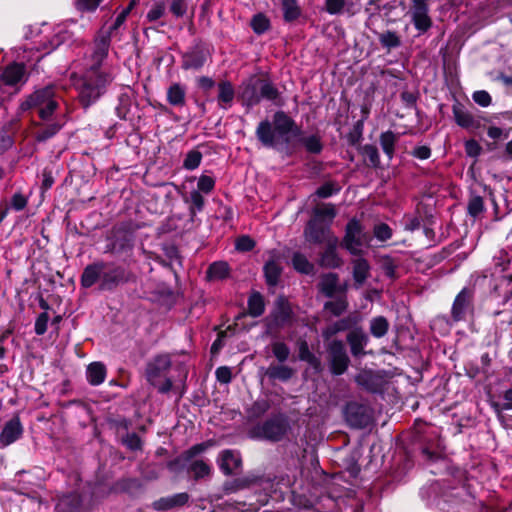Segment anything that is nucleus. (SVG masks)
<instances>
[{
	"mask_svg": "<svg viewBox=\"0 0 512 512\" xmlns=\"http://www.w3.org/2000/svg\"><path fill=\"white\" fill-rule=\"evenodd\" d=\"M187 472L192 475L195 481L210 478L212 475V466L203 459H196L187 462Z\"/></svg>",
	"mask_w": 512,
	"mask_h": 512,
	"instance_id": "obj_24",
	"label": "nucleus"
},
{
	"mask_svg": "<svg viewBox=\"0 0 512 512\" xmlns=\"http://www.w3.org/2000/svg\"><path fill=\"white\" fill-rule=\"evenodd\" d=\"M86 376L88 382L97 386L104 382L106 378V367L101 362H93L87 367Z\"/></svg>",
	"mask_w": 512,
	"mask_h": 512,
	"instance_id": "obj_31",
	"label": "nucleus"
},
{
	"mask_svg": "<svg viewBox=\"0 0 512 512\" xmlns=\"http://www.w3.org/2000/svg\"><path fill=\"white\" fill-rule=\"evenodd\" d=\"M62 126L63 123L60 122H54L47 125H43L39 127L36 131L35 138L39 142H44L52 138L54 135H56L60 131Z\"/></svg>",
	"mask_w": 512,
	"mask_h": 512,
	"instance_id": "obj_44",
	"label": "nucleus"
},
{
	"mask_svg": "<svg viewBox=\"0 0 512 512\" xmlns=\"http://www.w3.org/2000/svg\"><path fill=\"white\" fill-rule=\"evenodd\" d=\"M171 365L172 362L169 354L156 355L146 365V379L157 388L159 393L166 394L173 387L172 379L166 377Z\"/></svg>",
	"mask_w": 512,
	"mask_h": 512,
	"instance_id": "obj_3",
	"label": "nucleus"
},
{
	"mask_svg": "<svg viewBox=\"0 0 512 512\" xmlns=\"http://www.w3.org/2000/svg\"><path fill=\"white\" fill-rule=\"evenodd\" d=\"M120 442L124 445L128 450L131 451H142L143 441L140 436L134 432H127L126 434H122L120 438Z\"/></svg>",
	"mask_w": 512,
	"mask_h": 512,
	"instance_id": "obj_48",
	"label": "nucleus"
},
{
	"mask_svg": "<svg viewBox=\"0 0 512 512\" xmlns=\"http://www.w3.org/2000/svg\"><path fill=\"white\" fill-rule=\"evenodd\" d=\"M23 433V427L18 416L13 417L6 422L0 433V444L6 447L18 440Z\"/></svg>",
	"mask_w": 512,
	"mask_h": 512,
	"instance_id": "obj_19",
	"label": "nucleus"
},
{
	"mask_svg": "<svg viewBox=\"0 0 512 512\" xmlns=\"http://www.w3.org/2000/svg\"><path fill=\"white\" fill-rule=\"evenodd\" d=\"M255 246V242L249 236H241L235 242V247L238 251L248 252Z\"/></svg>",
	"mask_w": 512,
	"mask_h": 512,
	"instance_id": "obj_61",
	"label": "nucleus"
},
{
	"mask_svg": "<svg viewBox=\"0 0 512 512\" xmlns=\"http://www.w3.org/2000/svg\"><path fill=\"white\" fill-rule=\"evenodd\" d=\"M363 503L356 498H349L343 508H341V512H362Z\"/></svg>",
	"mask_w": 512,
	"mask_h": 512,
	"instance_id": "obj_64",
	"label": "nucleus"
},
{
	"mask_svg": "<svg viewBox=\"0 0 512 512\" xmlns=\"http://www.w3.org/2000/svg\"><path fill=\"white\" fill-rule=\"evenodd\" d=\"M81 499L77 494H70L62 497L57 505L56 512H79Z\"/></svg>",
	"mask_w": 512,
	"mask_h": 512,
	"instance_id": "obj_37",
	"label": "nucleus"
},
{
	"mask_svg": "<svg viewBox=\"0 0 512 512\" xmlns=\"http://www.w3.org/2000/svg\"><path fill=\"white\" fill-rule=\"evenodd\" d=\"M455 122L462 128L470 129L478 127V123L473 115L468 112L460 103H456L452 107Z\"/></svg>",
	"mask_w": 512,
	"mask_h": 512,
	"instance_id": "obj_27",
	"label": "nucleus"
},
{
	"mask_svg": "<svg viewBox=\"0 0 512 512\" xmlns=\"http://www.w3.org/2000/svg\"><path fill=\"white\" fill-rule=\"evenodd\" d=\"M238 97L243 105L248 107L257 105L261 101L260 79L252 77L243 82L239 87Z\"/></svg>",
	"mask_w": 512,
	"mask_h": 512,
	"instance_id": "obj_15",
	"label": "nucleus"
},
{
	"mask_svg": "<svg viewBox=\"0 0 512 512\" xmlns=\"http://www.w3.org/2000/svg\"><path fill=\"white\" fill-rule=\"evenodd\" d=\"M343 413L347 424L355 429L366 428L372 422L371 409L365 404L349 402L346 404Z\"/></svg>",
	"mask_w": 512,
	"mask_h": 512,
	"instance_id": "obj_8",
	"label": "nucleus"
},
{
	"mask_svg": "<svg viewBox=\"0 0 512 512\" xmlns=\"http://www.w3.org/2000/svg\"><path fill=\"white\" fill-rule=\"evenodd\" d=\"M398 140L399 135L394 133L393 131L388 130L380 134V146L389 160H391L394 156L395 146Z\"/></svg>",
	"mask_w": 512,
	"mask_h": 512,
	"instance_id": "obj_32",
	"label": "nucleus"
},
{
	"mask_svg": "<svg viewBox=\"0 0 512 512\" xmlns=\"http://www.w3.org/2000/svg\"><path fill=\"white\" fill-rule=\"evenodd\" d=\"M248 313L252 317H259L265 311L264 298L259 292H253L247 302Z\"/></svg>",
	"mask_w": 512,
	"mask_h": 512,
	"instance_id": "obj_40",
	"label": "nucleus"
},
{
	"mask_svg": "<svg viewBox=\"0 0 512 512\" xmlns=\"http://www.w3.org/2000/svg\"><path fill=\"white\" fill-rule=\"evenodd\" d=\"M105 268L104 261H97L87 265L81 275V285L90 288L97 282L101 283V270Z\"/></svg>",
	"mask_w": 512,
	"mask_h": 512,
	"instance_id": "obj_22",
	"label": "nucleus"
},
{
	"mask_svg": "<svg viewBox=\"0 0 512 512\" xmlns=\"http://www.w3.org/2000/svg\"><path fill=\"white\" fill-rule=\"evenodd\" d=\"M296 346L299 360L307 362L313 369L319 371L321 369V361L310 351L307 341L300 338L297 340Z\"/></svg>",
	"mask_w": 512,
	"mask_h": 512,
	"instance_id": "obj_28",
	"label": "nucleus"
},
{
	"mask_svg": "<svg viewBox=\"0 0 512 512\" xmlns=\"http://www.w3.org/2000/svg\"><path fill=\"white\" fill-rule=\"evenodd\" d=\"M205 61L206 55L204 50L200 46H195L190 51L183 54L182 68L185 70H197L204 65Z\"/></svg>",
	"mask_w": 512,
	"mask_h": 512,
	"instance_id": "obj_20",
	"label": "nucleus"
},
{
	"mask_svg": "<svg viewBox=\"0 0 512 512\" xmlns=\"http://www.w3.org/2000/svg\"><path fill=\"white\" fill-rule=\"evenodd\" d=\"M364 243V235L361 223L352 219L348 222L345 229V236L342 240L341 246L348 250L352 255L361 254V246Z\"/></svg>",
	"mask_w": 512,
	"mask_h": 512,
	"instance_id": "obj_12",
	"label": "nucleus"
},
{
	"mask_svg": "<svg viewBox=\"0 0 512 512\" xmlns=\"http://www.w3.org/2000/svg\"><path fill=\"white\" fill-rule=\"evenodd\" d=\"M292 314L293 312L288 300L283 296H279L275 302V309L272 313L276 325L282 327L290 322Z\"/></svg>",
	"mask_w": 512,
	"mask_h": 512,
	"instance_id": "obj_21",
	"label": "nucleus"
},
{
	"mask_svg": "<svg viewBox=\"0 0 512 512\" xmlns=\"http://www.w3.org/2000/svg\"><path fill=\"white\" fill-rule=\"evenodd\" d=\"M336 216L335 206L331 203H323L316 206L313 209V217L318 218L323 222L324 219H328L331 222Z\"/></svg>",
	"mask_w": 512,
	"mask_h": 512,
	"instance_id": "obj_47",
	"label": "nucleus"
},
{
	"mask_svg": "<svg viewBox=\"0 0 512 512\" xmlns=\"http://www.w3.org/2000/svg\"><path fill=\"white\" fill-rule=\"evenodd\" d=\"M289 430L290 424L287 416L283 413H278L254 426L251 430V434L259 439L270 442H280L286 437Z\"/></svg>",
	"mask_w": 512,
	"mask_h": 512,
	"instance_id": "obj_6",
	"label": "nucleus"
},
{
	"mask_svg": "<svg viewBox=\"0 0 512 512\" xmlns=\"http://www.w3.org/2000/svg\"><path fill=\"white\" fill-rule=\"evenodd\" d=\"M49 321V315L47 312H42L38 315L35 321V333L37 335H43L47 331V325Z\"/></svg>",
	"mask_w": 512,
	"mask_h": 512,
	"instance_id": "obj_60",
	"label": "nucleus"
},
{
	"mask_svg": "<svg viewBox=\"0 0 512 512\" xmlns=\"http://www.w3.org/2000/svg\"><path fill=\"white\" fill-rule=\"evenodd\" d=\"M472 98L475 103L482 107H487L491 104L492 98L485 90H479L473 93Z\"/></svg>",
	"mask_w": 512,
	"mask_h": 512,
	"instance_id": "obj_62",
	"label": "nucleus"
},
{
	"mask_svg": "<svg viewBox=\"0 0 512 512\" xmlns=\"http://www.w3.org/2000/svg\"><path fill=\"white\" fill-rule=\"evenodd\" d=\"M485 211L484 200L479 195H472L467 204V212L473 217L477 218Z\"/></svg>",
	"mask_w": 512,
	"mask_h": 512,
	"instance_id": "obj_49",
	"label": "nucleus"
},
{
	"mask_svg": "<svg viewBox=\"0 0 512 512\" xmlns=\"http://www.w3.org/2000/svg\"><path fill=\"white\" fill-rule=\"evenodd\" d=\"M388 329L389 322L384 316L375 317L370 321V333L376 338L385 336Z\"/></svg>",
	"mask_w": 512,
	"mask_h": 512,
	"instance_id": "obj_46",
	"label": "nucleus"
},
{
	"mask_svg": "<svg viewBox=\"0 0 512 512\" xmlns=\"http://www.w3.org/2000/svg\"><path fill=\"white\" fill-rule=\"evenodd\" d=\"M167 101L170 105L182 107L186 103V89L179 83H173L167 90Z\"/></svg>",
	"mask_w": 512,
	"mask_h": 512,
	"instance_id": "obj_33",
	"label": "nucleus"
},
{
	"mask_svg": "<svg viewBox=\"0 0 512 512\" xmlns=\"http://www.w3.org/2000/svg\"><path fill=\"white\" fill-rule=\"evenodd\" d=\"M305 240L313 244L328 243L330 236V229L327 224H324L318 218H311L304 229Z\"/></svg>",
	"mask_w": 512,
	"mask_h": 512,
	"instance_id": "obj_13",
	"label": "nucleus"
},
{
	"mask_svg": "<svg viewBox=\"0 0 512 512\" xmlns=\"http://www.w3.org/2000/svg\"><path fill=\"white\" fill-rule=\"evenodd\" d=\"M215 187V180L214 178L207 176V175H201L199 177L198 183H197V190L200 193L209 194L214 190Z\"/></svg>",
	"mask_w": 512,
	"mask_h": 512,
	"instance_id": "obj_58",
	"label": "nucleus"
},
{
	"mask_svg": "<svg viewBox=\"0 0 512 512\" xmlns=\"http://www.w3.org/2000/svg\"><path fill=\"white\" fill-rule=\"evenodd\" d=\"M379 264L384 274L389 278H395L398 263L389 255H383L379 258Z\"/></svg>",
	"mask_w": 512,
	"mask_h": 512,
	"instance_id": "obj_52",
	"label": "nucleus"
},
{
	"mask_svg": "<svg viewBox=\"0 0 512 512\" xmlns=\"http://www.w3.org/2000/svg\"><path fill=\"white\" fill-rule=\"evenodd\" d=\"M339 276L336 273H325L321 275L318 283L319 291L328 298H333L338 290Z\"/></svg>",
	"mask_w": 512,
	"mask_h": 512,
	"instance_id": "obj_26",
	"label": "nucleus"
},
{
	"mask_svg": "<svg viewBox=\"0 0 512 512\" xmlns=\"http://www.w3.org/2000/svg\"><path fill=\"white\" fill-rule=\"evenodd\" d=\"M353 325L352 319L346 317L331 323L322 330V336L325 340H329L339 332L350 329Z\"/></svg>",
	"mask_w": 512,
	"mask_h": 512,
	"instance_id": "obj_35",
	"label": "nucleus"
},
{
	"mask_svg": "<svg viewBox=\"0 0 512 512\" xmlns=\"http://www.w3.org/2000/svg\"><path fill=\"white\" fill-rule=\"evenodd\" d=\"M139 226L133 221H124L115 224L108 236L109 244L106 252L122 254L134 247L135 232Z\"/></svg>",
	"mask_w": 512,
	"mask_h": 512,
	"instance_id": "obj_5",
	"label": "nucleus"
},
{
	"mask_svg": "<svg viewBox=\"0 0 512 512\" xmlns=\"http://www.w3.org/2000/svg\"><path fill=\"white\" fill-rule=\"evenodd\" d=\"M362 155L369 161L370 166L377 168L380 165V155L375 145L367 144L362 147Z\"/></svg>",
	"mask_w": 512,
	"mask_h": 512,
	"instance_id": "obj_53",
	"label": "nucleus"
},
{
	"mask_svg": "<svg viewBox=\"0 0 512 512\" xmlns=\"http://www.w3.org/2000/svg\"><path fill=\"white\" fill-rule=\"evenodd\" d=\"M378 40L383 48L391 50L401 46V39L394 31L387 30L378 35Z\"/></svg>",
	"mask_w": 512,
	"mask_h": 512,
	"instance_id": "obj_45",
	"label": "nucleus"
},
{
	"mask_svg": "<svg viewBox=\"0 0 512 512\" xmlns=\"http://www.w3.org/2000/svg\"><path fill=\"white\" fill-rule=\"evenodd\" d=\"M292 266L297 272L301 274L309 275L314 272V265L307 259L304 254L300 252H295L293 254Z\"/></svg>",
	"mask_w": 512,
	"mask_h": 512,
	"instance_id": "obj_42",
	"label": "nucleus"
},
{
	"mask_svg": "<svg viewBox=\"0 0 512 512\" xmlns=\"http://www.w3.org/2000/svg\"><path fill=\"white\" fill-rule=\"evenodd\" d=\"M251 27L256 34H263L269 30L270 20L264 14L258 13L253 16L251 20Z\"/></svg>",
	"mask_w": 512,
	"mask_h": 512,
	"instance_id": "obj_51",
	"label": "nucleus"
},
{
	"mask_svg": "<svg viewBox=\"0 0 512 512\" xmlns=\"http://www.w3.org/2000/svg\"><path fill=\"white\" fill-rule=\"evenodd\" d=\"M374 236L380 241H386L392 237V230L387 224L380 223L374 227Z\"/></svg>",
	"mask_w": 512,
	"mask_h": 512,
	"instance_id": "obj_59",
	"label": "nucleus"
},
{
	"mask_svg": "<svg viewBox=\"0 0 512 512\" xmlns=\"http://www.w3.org/2000/svg\"><path fill=\"white\" fill-rule=\"evenodd\" d=\"M328 362L333 375H342L348 369L350 359L344 343L332 340L327 346Z\"/></svg>",
	"mask_w": 512,
	"mask_h": 512,
	"instance_id": "obj_10",
	"label": "nucleus"
},
{
	"mask_svg": "<svg viewBox=\"0 0 512 512\" xmlns=\"http://www.w3.org/2000/svg\"><path fill=\"white\" fill-rule=\"evenodd\" d=\"M184 201L186 203H190L189 215L190 220L193 222L197 212L203 210L205 205V199L199 191L193 190L191 191L189 198L184 197Z\"/></svg>",
	"mask_w": 512,
	"mask_h": 512,
	"instance_id": "obj_39",
	"label": "nucleus"
},
{
	"mask_svg": "<svg viewBox=\"0 0 512 512\" xmlns=\"http://www.w3.org/2000/svg\"><path fill=\"white\" fill-rule=\"evenodd\" d=\"M340 186L332 181H328L321 185L315 192V194L319 198H328L332 196L333 194H336L340 191Z\"/></svg>",
	"mask_w": 512,
	"mask_h": 512,
	"instance_id": "obj_57",
	"label": "nucleus"
},
{
	"mask_svg": "<svg viewBox=\"0 0 512 512\" xmlns=\"http://www.w3.org/2000/svg\"><path fill=\"white\" fill-rule=\"evenodd\" d=\"M338 239L332 237L328 240L325 250L320 254L318 264L326 269H336L343 265V260L337 253Z\"/></svg>",
	"mask_w": 512,
	"mask_h": 512,
	"instance_id": "obj_17",
	"label": "nucleus"
},
{
	"mask_svg": "<svg viewBox=\"0 0 512 512\" xmlns=\"http://www.w3.org/2000/svg\"><path fill=\"white\" fill-rule=\"evenodd\" d=\"M230 268L227 262L218 261L212 263L207 269V278L209 280H223L228 278Z\"/></svg>",
	"mask_w": 512,
	"mask_h": 512,
	"instance_id": "obj_38",
	"label": "nucleus"
},
{
	"mask_svg": "<svg viewBox=\"0 0 512 512\" xmlns=\"http://www.w3.org/2000/svg\"><path fill=\"white\" fill-rule=\"evenodd\" d=\"M348 308V301L345 295H341L333 301H328L324 304V309L330 312L333 316L339 317L346 312Z\"/></svg>",
	"mask_w": 512,
	"mask_h": 512,
	"instance_id": "obj_43",
	"label": "nucleus"
},
{
	"mask_svg": "<svg viewBox=\"0 0 512 512\" xmlns=\"http://www.w3.org/2000/svg\"><path fill=\"white\" fill-rule=\"evenodd\" d=\"M57 107L58 102L55 98V87L52 85L36 90L20 105L22 111L29 109L37 110L39 117L43 120L51 117Z\"/></svg>",
	"mask_w": 512,
	"mask_h": 512,
	"instance_id": "obj_4",
	"label": "nucleus"
},
{
	"mask_svg": "<svg viewBox=\"0 0 512 512\" xmlns=\"http://www.w3.org/2000/svg\"><path fill=\"white\" fill-rule=\"evenodd\" d=\"M271 380L286 382L294 375V370L287 365H270L265 373Z\"/></svg>",
	"mask_w": 512,
	"mask_h": 512,
	"instance_id": "obj_34",
	"label": "nucleus"
},
{
	"mask_svg": "<svg viewBox=\"0 0 512 512\" xmlns=\"http://www.w3.org/2000/svg\"><path fill=\"white\" fill-rule=\"evenodd\" d=\"M191 499L187 492H180L173 495L161 497L152 502V508L155 511L166 512L173 509H179L189 504Z\"/></svg>",
	"mask_w": 512,
	"mask_h": 512,
	"instance_id": "obj_14",
	"label": "nucleus"
},
{
	"mask_svg": "<svg viewBox=\"0 0 512 512\" xmlns=\"http://www.w3.org/2000/svg\"><path fill=\"white\" fill-rule=\"evenodd\" d=\"M281 10L286 22L295 21L301 14L297 0H281Z\"/></svg>",
	"mask_w": 512,
	"mask_h": 512,
	"instance_id": "obj_41",
	"label": "nucleus"
},
{
	"mask_svg": "<svg viewBox=\"0 0 512 512\" xmlns=\"http://www.w3.org/2000/svg\"><path fill=\"white\" fill-rule=\"evenodd\" d=\"M256 137L260 143L268 148L283 149L288 148L291 137H298L299 142L311 154H319L323 149V144L318 135L301 137V128L284 111H277L273 115V121H261L256 128Z\"/></svg>",
	"mask_w": 512,
	"mask_h": 512,
	"instance_id": "obj_2",
	"label": "nucleus"
},
{
	"mask_svg": "<svg viewBox=\"0 0 512 512\" xmlns=\"http://www.w3.org/2000/svg\"><path fill=\"white\" fill-rule=\"evenodd\" d=\"M352 266L354 285L356 288H360L370 277V264L365 258L358 257L352 260Z\"/></svg>",
	"mask_w": 512,
	"mask_h": 512,
	"instance_id": "obj_23",
	"label": "nucleus"
},
{
	"mask_svg": "<svg viewBox=\"0 0 512 512\" xmlns=\"http://www.w3.org/2000/svg\"><path fill=\"white\" fill-rule=\"evenodd\" d=\"M474 289L464 287L455 297L451 317L454 322L464 321L469 313L474 310Z\"/></svg>",
	"mask_w": 512,
	"mask_h": 512,
	"instance_id": "obj_11",
	"label": "nucleus"
},
{
	"mask_svg": "<svg viewBox=\"0 0 512 512\" xmlns=\"http://www.w3.org/2000/svg\"><path fill=\"white\" fill-rule=\"evenodd\" d=\"M245 487L246 482L244 480L235 479L233 481L225 482L223 485V491L225 494H231Z\"/></svg>",
	"mask_w": 512,
	"mask_h": 512,
	"instance_id": "obj_63",
	"label": "nucleus"
},
{
	"mask_svg": "<svg viewBox=\"0 0 512 512\" xmlns=\"http://www.w3.org/2000/svg\"><path fill=\"white\" fill-rule=\"evenodd\" d=\"M105 268L101 270V283L98 289L100 291H114L120 285L135 280V275L125 267L114 262H105Z\"/></svg>",
	"mask_w": 512,
	"mask_h": 512,
	"instance_id": "obj_7",
	"label": "nucleus"
},
{
	"mask_svg": "<svg viewBox=\"0 0 512 512\" xmlns=\"http://www.w3.org/2000/svg\"><path fill=\"white\" fill-rule=\"evenodd\" d=\"M212 446H213V442L210 440L195 444V445L191 446L189 449L185 450L176 459L169 461L167 463V467L172 471H175L178 468H183L187 462H190L197 455L204 453L206 450H208Z\"/></svg>",
	"mask_w": 512,
	"mask_h": 512,
	"instance_id": "obj_16",
	"label": "nucleus"
},
{
	"mask_svg": "<svg viewBox=\"0 0 512 512\" xmlns=\"http://www.w3.org/2000/svg\"><path fill=\"white\" fill-rule=\"evenodd\" d=\"M25 75L24 64L14 63L6 67L0 80L7 86H14L23 80Z\"/></svg>",
	"mask_w": 512,
	"mask_h": 512,
	"instance_id": "obj_25",
	"label": "nucleus"
},
{
	"mask_svg": "<svg viewBox=\"0 0 512 512\" xmlns=\"http://www.w3.org/2000/svg\"><path fill=\"white\" fill-rule=\"evenodd\" d=\"M269 409L270 403L265 399H261L255 401L248 412L251 418H259L263 416Z\"/></svg>",
	"mask_w": 512,
	"mask_h": 512,
	"instance_id": "obj_56",
	"label": "nucleus"
},
{
	"mask_svg": "<svg viewBox=\"0 0 512 512\" xmlns=\"http://www.w3.org/2000/svg\"><path fill=\"white\" fill-rule=\"evenodd\" d=\"M261 99L275 101L279 97L278 89L270 82L260 79Z\"/></svg>",
	"mask_w": 512,
	"mask_h": 512,
	"instance_id": "obj_54",
	"label": "nucleus"
},
{
	"mask_svg": "<svg viewBox=\"0 0 512 512\" xmlns=\"http://www.w3.org/2000/svg\"><path fill=\"white\" fill-rule=\"evenodd\" d=\"M219 106L223 109L231 107L235 97L234 87L229 81H221L217 85Z\"/></svg>",
	"mask_w": 512,
	"mask_h": 512,
	"instance_id": "obj_29",
	"label": "nucleus"
},
{
	"mask_svg": "<svg viewBox=\"0 0 512 512\" xmlns=\"http://www.w3.org/2000/svg\"><path fill=\"white\" fill-rule=\"evenodd\" d=\"M264 276L267 285L276 286L282 274V267L276 260H270L264 265Z\"/></svg>",
	"mask_w": 512,
	"mask_h": 512,
	"instance_id": "obj_36",
	"label": "nucleus"
},
{
	"mask_svg": "<svg viewBox=\"0 0 512 512\" xmlns=\"http://www.w3.org/2000/svg\"><path fill=\"white\" fill-rule=\"evenodd\" d=\"M220 470L227 476L238 474L242 467V458L238 451L226 449L219 455Z\"/></svg>",
	"mask_w": 512,
	"mask_h": 512,
	"instance_id": "obj_18",
	"label": "nucleus"
},
{
	"mask_svg": "<svg viewBox=\"0 0 512 512\" xmlns=\"http://www.w3.org/2000/svg\"><path fill=\"white\" fill-rule=\"evenodd\" d=\"M347 341L351 348L353 356L357 357L365 354L364 347L368 343V337L362 331H352L347 335Z\"/></svg>",
	"mask_w": 512,
	"mask_h": 512,
	"instance_id": "obj_30",
	"label": "nucleus"
},
{
	"mask_svg": "<svg viewBox=\"0 0 512 512\" xmlns=\"http://www.w3.org/2000/svg\"><path fill=\"white\" fill-rule=\"evenodd\" d=\"M202 160V153L198 150H190L184 159L183 167L187 170H194L199 167Z\"/></svg>",
	"mask_w": 512,
	"mask_h": 512,
	"instance_id": "obj_55",
	"label": "nucleus"
},
{
	"mask_svg": "<svg viewBox=\"0 0 512 512\" xmlns=\"http://www.w3.org/2000/svg\"><path fill=\"white\" fill-rule=\"evenodd\" d=\"M110 44V32L101 30L94 39L91 64L76 83L79 101L85 108L96 102L115 78L116 68L104 63Z\"/></svg>",
	"mask_w": 512,
	"mask_h": 512,
	"instance_id": "obj_1",
	"label": "nucleus"
},
{
	"mask_svg": "<svg viewBox=\"0 0 512 512\" xmlns=\"http://www.w3.org/2000/svg\"><path fill=\"white\" fill-rule=\"evenodd\" d=\"M271 350L274 357L280 362L284 363L290 356V348L282 341H275L271 343Z\"/></svg>",
	"mask_w": 512,
	"mask_h": 512,
	"instance_id": "obj_50",
	"label": "nucleus"
},
{
	"mask_svg": "<svg viewBox=\"0 0 512 512\" xmlns=\"http://www.w3.org/2000/svg\"><path fill=\"white\" fill-rule=\"evenodd\" d=\"M407 14L418 31V35H423L431 29L433 21L429 15L428 0H411Z\"/></svg>",
	"mask_w": 512,
	"mask_h": 512,
	"instance_id": "obj_9",
	"label": "nucleus"
}]
</instances>
